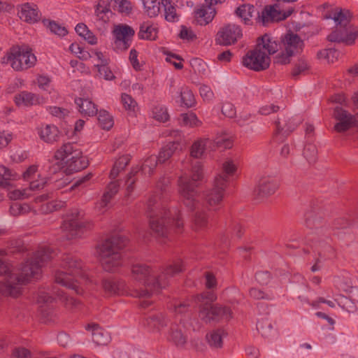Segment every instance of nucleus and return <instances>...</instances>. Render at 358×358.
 <instances>
[{
    "instance_id": "obj_57",
    "label": "nucleus",
    "mask_w": 358,
    "mask_h": 358,
    "mask_svg": "<svg viewBox=\"0 0 358 358\" xmlns=\"http://www.w3.org/2000/svg\"><path fill=\"white\" fill-rule=\"evenodd\" d=\"M121 102L127 110L134 111L137 106L136 101L129 94L125 93L121 96Z\"/></svg>"
},
{
    "instance_id": "obj_9",
    "label": "nucleus",
    "mask_w": 358,
    "mask_h": 358,
    "mask_svg": "<svg viewBox=\"0 0 358 358\" xmlns=\"http://www.w3.org/2000/svg\"><path fill=\"white\" fill-rule=\"evenodd\" d=\"M112 34L114 38V50L122 52L127 50L131 46L135 30L127 24H118L114 26Z\"/></svg>"
},
{
    "instance_id": "obj_25",
    "label": "nucleus",
    "mask_w": 358,
    "mask_h": 358,
    "mask_svg": "<svg viewBox=\"0 0 358 358\" xmlns=\"http://www.w3.org/2000/svg\"><path fill=\"white\" fill-rule=\"evenodd\" d=\"M255 48L259 52H264L267 57H270L271 55H273L278 51V44L271 36L264 34L257 38Z\"/></svg>"
},
{
    "instance_id": "obj_20",
    "label": "nucleus",
    "mask_w": 358,
    "mask_h": 358,
    "mask_svg": "<svg viewBox=\"0 0 358 358\" xmlns=\"http://www.w3.org/2000/svg\"><path fill=\"white\" fill-rule=\"evenodd\" d=\"M101 285L105 294L108 296L130 294L131 289H127L125 281L122 279L105 278Z\"/></svg>"
},
{
    "instance_id": "obj_41",
    "label": "nucleus",
    "mask_w": 358,
    "mask_h": 358,
    "mask_svg": "<svg viewBox=\"0 0 358 358\" xmlns=\"http://www.w3.org/2000/svg\"><path fill=\"white\" fill-rule=\"evenodd\" d=\"M257 329L264 337H268L272 334L273 327L268 317H262L258 320Z\"/></svg>"
},
{
    "instance_id": "obj_10",
    "label": "nucleus",
    "mask_w": 358,
    "mask_h": 358,
    "mask_svg": "<svg viewBox=\"0 0 358 358\" xmlns=\"http://www.w3.org/2000/svg\"><path fill=\"white\" fill-rule=\"evenodd\" d=\"M230 308L220 305L204 303L199 305V317L205 322L229 320L231 317Z\"/></svg>"
},
{
    "instance_id": "obj_62",
    "label": "nucleus",
    "mask_w": 358,
    "mask_h": 358,
    "mask_svg": "<svg viewBox=\"0 0 358 358\" xmlns=\"http://www.w3.org/2000/svg\"><path fill=\"white\" fill-rule=\"evenodd\" d=\"M216 296L213 292H203L197 296V300L201 302V304L204 303H211L216 300Z\"/></svg>"
},
{
    "instance_id": "obj_42",
    "label": "nucleus",
    "mask_w": 358,
    "mask_h": 358,
    "mask_svg": "<svg viewBox=\"0 0 358 358\" xmlns=\"http://www.w3.org/2000/svg\"><path fill=\"white\" fill-rule=\"evenodd\" d=\"M144 6L145 13L150 17H153L159 13L161 10V2L157 0H141Z\"/></svg>"
},
{
    "instance_id": "obj_53",
    "label": "nucleus",
    "mask_w": 358,
    "mask_h": 358,
    "mask_svg": "<svg viewBox=\"0 0 358 358\" xmlns=\"http://www.w3.org/2000/svg\"><path fill=\"white\" fill-rule=\"evenodd\" d=\"M308 67L306 60L303 59H299L292 71V77L296 78L299 75L305 73L308 70Z\"/></svg>"
},
{
    "instance_id": "obj_7",
    "label": "nucleus",
    "mask_w": 358,
    "mask_h": 358,
    "mask_svg": "<svg viewBox=\"0 0 358 358\" xmlns=\"http://www.w3.org/2000/svg\"><path fill=\"white\" fill-rule=\"evenodd\" d=\"M203 169L200 162H196L192 168V176H180L178 180V192L184 204L190 210H195L199 205V182L203 179Z\"/></svg>"
},
{
    "instance_id": "obj_31",
    "label": "nucleus",
    "mask_w": 358,
    "mask_h": 358,
    "mask_svg": "<svg viewBox=\"0 0 358 358\" xmlns=\"http://www.w3.org/2000/svg\"><path fill=\"white\" fill-rule=\"evenodd\" d=\"M143 324L152 331H160L167 322L164 316L161 314H151L144 318Z\"/></svg>"
},
{
    "instance_id": "obj_8",
    "label": "nucleus",
    "mask_w": 358,
    "mask_h": 358,
    "mask_svg": "<svg viewBox=\"0 0 358 358\" xmlns=\"http://www.w3.org/2000/svg\"><path fill=\"white\" fill-rule=\"evenodd\" d=\"M36 62V56L27 48L13 47L7 56V62L17 71L31 68Z\"/></svg>"
},
{
    "instance_id": "obj_40",
    "label": "nucleus",
    "mask_w": 358,
    "mask_h": 358,
    "mask_svg": "<svg viewBox=\"0 0 358 358\" xmlns=\"http://www.w3.org/2000/svg\"><path fill=\"white\" fill-rule=\"evenodd\" d=\"M255 11V7L250 4L239 6L236 10L237 15L242 18L245 24H251V17Z\"/></svg>"
},
{
    "instance_id": "obj_64",
    "label": "nucleus",
    "mask_w": 358,
    "mask_h": 358,
    "mask_svg": "<svg viewBox=\"0 0 358 358\" xmlns=\"http://www.w3.org/2000/svg\"><path fill=\"white\" fill-rule=\"evenodd\" d=\"M255 279L262 285H267L271 279V273L268 271H259L255 274Z\"/></svg>"
},
{
    "instance_id": "obj_38",
    "label": "nucleus",
    "mask_w": 358,
    "mask_h": 358,
    "mask_svg": "<svg viewBox=\"0 0 358 358\" xmlns=\"http://www.w3.org/2000/svg\"><path fill=\"white\" fill-rule=\"evenodd\" d=\"M161 8H163L164 17L169 22H175L178 20L176 5L171 0H162Z\"/></svg>"
},
{
    "instance_id": "obj_15",
    "label": "nucleus",
    "mask_w": 358,
    "mask_h": 358,
    "mask_svg": "<svg viewBox=\"0 0 358 358\" xmlns=\"http://www.w3.org/2000/svg\"><path fill=\"white\" fill-rule=\"evenodd\" d=\"M243 65L255 71H262L267 69L271 63L270 57L264 52H259L255 48L250 50L243 57Z\"/></svg>"
},
{
    "instance_id": "obj_37",
    "label": "nucleus",
    "mask_w": 358,
    "mask_h": 358,
    "mask_svg": "<svg viewBox=\"0 0 358 358\" xmlns=\"http://www.w3.org/2000/svg\"><path fill=\"white\" fill-rule=\"evenodd\" d=\"M224 335L225 333L223 329H217L207 334L206 338L210 348L218 349L222 348V338Z\"/></svg>"
},
{
    "instance_id": "obj_21",
    "label": "nucleus",
    "mask_w": 358,
    "mask_h": 358,
    "mask_svg": "<svg viewBox=\"0 0 358 358\" xmlns=\"http://www.w3.org/2000/svg\"><path fill=\"white\" fill-rule=\"evenodd\" d=\"M276 129L273 139L276 142H283L285 138L297 127V124L293 122L286 116L278 118L275 122Z\"/></svg>"
},
{
    "instance_id": "obj_52",
    "label": "nucleus",
    "mask_w": 358,
    "mask_h": 358,
    "mask_svg": "<svg viewBox=\"0 0 358 358\" xmlns=\"http://www.w3.org/2000/svg\"><path fill=\"white\" fill-rule=\"evenodd\" d=\"M236 171V166L234 164V162L231 160H228L223 163L222 164V173L217 175L216 177H219L222 176L227 180V184L228 183V178L231 176H233Z\"/></svg>"
},
{
    "instance_id": "obj_44",
    "label": "nucleus",
    "mask_w": 358,
    "mask_h": 358,
    "mask_svg": "<svg viewBox=\"0 0 358 358\" xmlns=\"http://www.w3.org/2000/svg\"><path fill=\"white\" fill-rule=\"evenodd\" d=\"M182 103L187 108L193 107L195 103V98L192 92L187 87H182L180 92Z\"/></svg>"
},
{
    "instance_id": "obj_51",
    "label": "nucleus",
    "mask_w": 358,
    "mask_h": 358,
    "mask_svg": "<svg viewBox=\"0 0 358 358\" xmlns=\"http://www.w3.org/2000/svg\"><path fill=\"white\" fill-rule=\"evenodd\" d=\"M303 154L310 164L315 163L317 157V149L316 145L311 143L306 145Z\"/></svg>"
},
{
    "instance_id": "obj_16",
    "label": "nucleus",
    "mask_w": 358,
    "mask_h": 358,
    "mask_svg": "<svg viewBox=\"0 0 358 358\" xmlns=\"http://www.w3.org/2000/svg\"><path fill=\"white\" fill-rule=\"evenodd\" d=\"M333 117L337 121L334 129L338 133H343L352 127H358V120L356 116L340 106H336L334 108Z\"/></svg>"
},
{
    "instance_id": "obj_13",
    "label": "nucleus",
    "mask_w": 358,
    "mask_h": 358,
    "mask_svg": "<svg viewBox=\"0 0 358 358\" xmlns=\"http://www.w3.org/2000/svg\"><path fill=\"white\" fill-rule=\"evenodd\" d=\"M294 12L292 7L285 11L279 10L277 4L266 6L261 13L259 14L257 22L263 26H268L270 23L284 20Z\"/></svg>"
},
{
    "instance_id": "obj_14",
    "label": "nucleus",
    "mask_w": 358,
    "mask_h": 358,
    "mask_svg": "<svg viewBox=\"0 0 358 358\" xmlns=\"http://www.w3.org/2000/svg\"><path fill=\"white\" fill-rule=\"evenodd\" d=\"M83 214L75 210L71 215L63 222L62 228L64 231L69 232L66 236L68 239L72 238L78 234L83 229H90L92 224L83 220Z\"/></svg>"
},
{
    "instance_id": "obj_45",
    "label": "nucleus",
    "mask_w": 358,
    "mask_h": 358,
    "mask_svg": "<svg viewBox=\"0 0 358 358\" xmlns=\"http://www.w3.org/2000/svg\"><path fill=\"white\" fill-rule=\"evenodd\" d=\"M98 114V122L103 129L109 130L113 126V119L105 110H99Z\"/></svg>"
},
{
    "instance_id": "obj_30",
    "label": "nucleus",
    "mask_w": 358,
    "mask_h": 358,
    "mask_svg": "<svg viewBox=\"0 0 358 358\" xmlns=\"http://www.w3.org/2000/svg\"><path fill=\"white\" fill-rule=\"evenodd\" d=\"M158 28L151 22H143L141 24L138 37L141 40L155 41L157 38Z\"/></svg>"
},
{
    "instance_id": "obj_63",
    "label": "nucleus",
    "mask_w": 358,
    "mask_h": 358,
    "mask_svg": "<svg viewBox=\"0 0 358 358\" xmlns=\"http://www.w3.org/2000/svg\"><path fill=\"white\" fill-rule=\"evenodd\" d=\"M179 36L180 38L187 40L188 41H193L196 38V35L193 33V31L185 26L182 27Z\"/></svg>"
},
{
    "instance_id": "obj_48",
    "label": "nucleus",
    "mask_w": 358,
    "mask_h": 358,
    "mask_svg": "<svg viewBox=\"0 0 358 358\" xmlns=\"http://www.w3.org/2000/svg\"><path fill=\"white\" fill-rule=\"evenodd\" d=\"M180 120V124L184 126L194 127L201 125V122L197 118L196 114L193 113L181 114Z\"/></svg>"
},
{
    "instance_id": "obj_36",
    "label": "nucleus",
    "mask_w": 358,
    "mask_h": 358,
    "mask_svg": "<svg viewBox=\"0 0 358 358\" xmlns=\"http://www.w3.org/2000/svg\"><path fill=\"white\" fill-rule=\"evenodd\" d=\"M180 143L178 141L169 142L159 151V155L157 156L159 163H165L169 159L173 153L178 149Z\"/></svg>"
},
{
    "instance_id": "obj_61",
    "label": "nucleus",
    "mask_w": 358,
    "mask_h": 358,
    "mask_svg": "<svg viewBox=\"0 0 358 358\" xmlns=\"http://www.w3.org/2000/svg\"><path fill=\"white\" fill-rule=\"evenodd\" d=\"M294 56L289 52L282 51L275 57V63L279 64H287L291 61V57Z\"/></svg>"
},
{
    "instance_id": "obj_1",
    "label": "nucleus",
    "mask_w": 358,
    "mask_h": 358,
    "mask_svg": "<svg viewBox=\"0 0 358 358\" xmlns=\"http://www.w3.org/2000/svg\"><path fill=\"white\" fill-rule=\"evenodd\" d=\"M52 258V251L48 248H41L27 259L21 268L20 273H13L10 266L0 259V294L14 298L22 294V286L32 278L38 279L41 268Z\"/></svg>"
},
{
    "instance_id": "obj_11",
    "label": "nucleus",
    "mask_w": 358,
    "mask_h": 358,
    "mask_svg": "<svg viewBox=\"0 0 358 358\" xmlns=\"http://www.w3.org/2000/svg\"><path fill=\"white\" fill-rule=\"evenodd\" d=\"M305 224L310 229L315 231V234L320 236L322 240L330 236L329 229L327 227L323 213L319 209H312L306 212Z\"/></svg>"
},
{
    "instance_id": "obj_59",
    "label": "nucleus",
    "mask_w": 358,
    "mask_h": 358,
    "mask_svg": "<svg viewBox=\"0 0 358 358\" xmlns=\"http://www.w3.org/2000/svg\"><path fill=\"white\" fill-rule=\"evenodd\" d=\"M138 173V171H131L129 175H128V177H127V179L126 180V185H127V187H126V191H127V193H126V196L127 197H129L130 196V194H131V192L134 191V188H135V183L137 180V178L136 177V174Z\"/></svg>"
},
{
    "instance_id": "obj_49",
    "label": "nucleus",
    "mask_w": 358,
    "mask_h": 358,
    "mask_svg": "<svg viewBox=\"0 0 358 358\" xmlns=\"http://www.w3.org/2000/svg\"><path fill=\"white\" fill-rule=\"evenodd\" d=\"M205 149L206 140L199 139L192 144L190 150V155L196 159L200 158L203 155Z\"/></svg>"
},
{
    "instance_id": "obj_33",
    "label": "nucleus",
    "mask_w": 358,
    "mask_h": 358,
    "mask_svg": "<svg viewBox=\"0 0 358 358\" xmlns=\"http://www.w3.org/2000/svg\"><path fill=\"white\" fill-rule=\"evenodd\" d=\"M66 170L69 173L78 172L87 167L89 163L86 157L83 156V152L76 157H70L66 162Z\"/></svg>"
},
{
    "instance_id": "obj_26",
    "label": "nucleus",
    "mask_w": 358,
    "mask_h": 358,
    "mask_svg": "<svg viewBox=\"0 0 358 358\" xmlns=\"http://www.w3.org/2000/svg\"><path fill=\"white\" fill-rule=\"evenodd\" d=\"M112 15L113 12L108 5V1L98 0L94 6V17L96 22L101 25L107 24Z\"/></svg>"
},
{
    "instance_id": "obj_54",
    "label": "nucleus",
    "mask_w": 358,
    "mask_h": 358,
    "mask_svg": "<svg viewBox=\"0 0 358 358\" xmlns=\"http://www.w3.org/2000/svg\"><path fill=\"white\" fill-rule=\"evenodd\" d=\"M250 296L254 299L259 300V299H266V300H272L273 296L271 293L265 292L264 290L252 287L249 290Z\"/></svg>"
},
{
    "instance_id": "obj_24",
    "label": "nucleus",
    "mask_w": 358,
    "mask_h": 358,
    "mask_svg": "<svg viewBox=\"0 0 358 358\" xmlns=\"http://www.w3.org/2000/svg\"><path fill=\"white\" fill-rule=\"evenodd\" d=\"M285 50L293 55L300 53L303 48V41L296 34L289 32L282 38Z\"/></svg>"
},
{
    "instance_id": "obj_56",
    "label": "nucleus",
    "mask_w": 358,
    "mask_h": 358,
    "mask_svg": "<svg viewBox=\"0 0 358 358\" xmlns=\"http://www.w3.org/2000/svg\"><path fill=\"white\" fill-rule=\"evenodd\" d=\"M94 66L97 68V76L99 78H103L108 80H110L115 78L113 72L108 66V64H95Z\"/></svg>"
},
{
    "instance_id": "obj_28",
    "label": "nucleus",
    "mask_w": 358,
    "mask_h": 358,
    "mask_svg": "<svg viewBox=\"0 0 358 358\" xmlns=\"http://www.w3.org/2000/svg\"><path fill=\"white\" fill-rule=\"evenodd\" d=\"M80 153L81 150L77 144L66 143L55 152V158L57 160L66 161L70 157L76 158Z\"/></svg>"
},
{
    "instance_id": "obj_35",
    "label": "nucleus",
    "mask_w": 358,
    "mask_h": 358,
    "mask_svg": "<svg viewBox=\"0 0 358 358\" xmlns=\"http://www.w3.org/2000/svg\"><path fill=\"white\" fill-rule=\"evenodd\" d=\"M120 182L118 180L111 181L106 187L101 199L99 202L100 208H105L110 202L113 196L118 192Z\"/></svg>"
},
{
    "instance_id": "obj_17",
    "label": "nucleus",
    "mask_w": 358,
    "mask_h": 358,
    "mask_svg": "<svg viewBox=\"0 0 358 358\" xmlns=\"http://www.w3.org/2000/svg\"><path fill=\"white\" fill-rule=\"evenodd\" d=\"M225 0H204V3L194 10V17L200 25H206L210 22L216 15L213 6L222 3Z\"/></svg>"
},
{
    "instance_id": "obj_43",
    "label": "nucleus",
    "mask_w": 358,
    "mask_h": 358,
    "mask_svg": "<svg viewBox=\"0 0 358 358\" xmlns=\"http://www.w3.org/2000/svg\"><path fill=\"white\" fill-rule=\"evenodd\" d=\"M194 229L195 230L206 228L208 223V217L204 210H198L195 213L193 219Z\"/></svg>"
},
{
    "instance_id": "obj_22",
    "label": "nucleus",
    "mask_w": 358,
    "mask_h": 358,
    "mask_svg": "<svg viewBox=\"0 0 358 358\" xmlns=\"http://www.w3.org/2000/svg\"><path fill=\"white\" fill-rule=\"evenodd\" d=\"M15 103L18 106H32L45 103V99L39 94L27 91H22L15 96Z\"/></svg>"
},
{
    "instance_id": "obj_19",
    "label": "nucleus",
    "mask_w": 358,
    "mask_h": 358,
    "mask_svg": "<svg viewBox=\"0 0 358 358\" xmlns=\"http://www.w3.org/2000/svg\"><path fill=\"white\" fill-rule=\"evenodd\" d=\"M279 187L278 180L273 177L266 176L262 177L255 189V194L259 199L273 194Z\"/></svg>"
},
{
    "instance_id": "obj_5",
    "label": "nucleus",
    "mask_w": 358,
    "mask_h": 358,
    "mask_svg": "<svg viewBox=\"0 0 358 358\" xmlns=\"http://www.w3.org/2000/svg\"><path fill=\"white\" fill-rule=\"evenodd\" d=\"M128 239L122 234H117L106 238L97 247L100 262L103 268L107 272H115L122 264L120 250L127 244Z\"/></svg>"
},
{
    "instance_id": "obj_39",
    "label": "nucleus",
    "mask_w": 358,
    "mask_h": 358,
    "mask_svg": "<svg viewBox=\"0 0 358 358\" xmlns=\"http://www.w3.org/2000/svg\"><path fill=\"white\" fill-rule=\"evenodd\" d=\"M131 160L129 155H124L120 157L115 162L110 173V178L115 179L119 173L123 171Z\"/></svg>"
},
{
    "instance_id": "obj_3",
    "label": "nucleus",
    "mask_w": 358,
    "mask_h": 358,
    "mask_svg": "<svg viewBox=\"0 0 358 358\" xmlns=\"http://www.w3.org/2000/svg\"><path fill=\"white\" fill-rule=\"evenodd\" d=\"M169 199L166 192L152 195L148 201L147 213L150 217V227L158 238H168L171 223L175 224L178 232L183 227L180 212L178 208L166 209Z\"/></svg>"
},
{
    "instance_id": "obj_55",
    "label": "nucleus",
    "mask_w": 358,
    "mask_h": 358,
    "mask_svg": "<svg viewBox=\"0 0 358 358\" xmlns=\"http://www.w3.org/2000/svg\"><path fill=\"white\" fill-rule=\"evenodd\" d=\"M10 213L13 216L26 214L30 211V207L27 204L14 203L10 206Z\"/></svg>"
},
{
    "instance_id": "obj_50",
    "label": "nucleus",
    "mask_w": 358,
    "mask_h": 358,
    "mask_svg": "<svg viewBox=\"0 0 358 358\" xmlns=\"http://www.w3.org/2000/svg\"><path fill=\"white\" fill-rule=\"evenodd\" d=\"M152 113V117L159 122H165L169 118L166 108L162 105L153 107Z\"/></svg>"
},
{
    "instance_id": "obj_47",
    "label": "nucleus",
    "mask_w": 358,
    "mask_h": 358,
    "mask_svg": "<svg viewBox=\"0 0 358 358\" xmlns=\"http://www.w3.org/2000/svg\"><path fill=\"white\" fill-rule=\"evenodd\" d=\"M159 160L155 155H151L146 158L141 166V171L144 174L152 175Z\"/></svg>"
},
{
    "instance_id": "obj_18",
    "label": "nucleus",
    "mask_w": 358,
    "mask_h": 358,
    "mask_svg": "<svg viewBox=\"0 0 358 358\" xmlns=\"http://www.w3.org/2000/svg\"><path fill=\"white\" fill-rule=\"evenodd\" d=\"M243 36L241 27L234 24H228L222 27L217 34L216 41L223 45L236 43Z\"/></svg>"
},
{
    "instance_id": "obj_29",
    "label": "nucleus",
    "mask_w": 358,
    "mask_h": 358,
    "mask_svg": "<svg viewBox=\"0 0 358 358\" xmlns=\"http://www.w3.org/2000/svg\"><path fill=\"white\" fill-rule=\"evenodd\" d=\"M38 134L42 141L48 143H52L58 141L59 131L53 124H45L38 129Z\"/></svg>"
},
{
    "instance_id": "obj_46",
    "label": "nucleus",
    "mask_w": 358,
    "mask_h": 358,
    "mask_svg": "<svg viewBox=\"0 0 358 358\" xmlns=\"http://www.w3.org/2000/svg\"><path fill=\"white\" fill-rule=\"evenodd\" d=\"M43 23L46 26L50 31L59 36H64L68 34V31L66 27L57 23L54 20H43Z\"/></svg>"
},
{
    "instance_id": "obj_6",
    "label": "nucleus",
    "mask_w": 358,
    "mask_h": 358,
    "mask_svg": "<svg viewBox=\"0 0 358 358\" xmlns=\"http://www.w3.org/2000/svg\"><path fill=\"white\" fill-rule=\"evenodd\" d=\"M324 18L333 19L336 24L335 30L327 36L329 41L348 45L354 44L358 36V29L350 25L352 15L349 10L337 8L331 13H325Z\"/></svg>"
},
{
    "instance_id": "obj_34",
    "label": "nucleus",
    "mask_w": 358,
    "mask_h": 358,
    "mask_svg": "<svg viewBox=\"0 0 358 358\" xmlns=\"http://www.w3.org/2000/svg\"><path fill=\"white\" fill-rule=\"evenodd\" d=\"M167 338L178 347H183L187 340V336L183 334L181 328L178 324L171 325Z\"/></svg>"
},
{
    "instance_id": "obj_2",
    "label": "nucleus",
    "mask_w": 358,
    "mask_h": 358,
    "mask_svg": "<svg viewBox=\"0 0 358 358\" xmlns=\"http://www.w3.org/2000/svg\"><path fill=\"white\" fill-rule=\"evenodd\" d=\"M184 264L180 259H177L162 268L160 273H155L154 270L146 264H137L133 265L131 273L134 279L142 283V287H133L130 290V295L134 297L144 299L141 301L140 306L147 308L151 302L148 301L152 295L157 293L161 289L169 285V278L182 272Z\"/></svg>"
},
{
    "instance_id": "obj_32",
    "label": "nucleus",
    "mask_w": 358,
    "mask_h": 358,
    "mask_svg": "<svg viewBox=\"0 0 358 358\" xmlns=\"http://www.w3.org/2000/svg\"><path fill=\"white\" fill-rule=\"evenodd\" d=\"M75 103L78 106L79 112L84 117H91L96 115L98 109L96 106L89 99L77 98Z\"/></svg>"
},
{
    "instance_id": "obj_60",
    "label": "nucleus",
    "mask_w": 358,
    "mask_h": 358,
    "mask_svg": "<svg viewBox=\"0 0 358 358\" xmlns=\"http://www.w3.org/2000/svg\"><path fill=\"white\" fill-rule=\"evenodd\" d=\"M55 296L59 298V299L62 300L65 303V306L67 307H76L79 303L78 301L73 297H69L66 296L63 291H57L55 292Z\"/></svg>"
},
{
    "instance_id": "obj_58",
    "label": "nucleus",
    "mask_w": 358,
    "mask_h": 358,
    "mask_svg": "<svg viewBox=\"0 0 358 358\" xmlns=\"http://www.w3.org/2000/svg\"><path fill=\"white\" fill-rule=\"evenodd\" d=\"M31 196L27 189H9L8 196L11 200L24 199Z\"/></svg>"
},
{
    "instance_id": "obj_27",
    "label": "nucleus",
    "mask_w": 358,
    "mask_h": 358,
    "mask_svg": "<svg viewBox=\"0 0 358 358\" xmlns=\"http://www.w3.org/2000/svg\"><path fill=\"white\" fill-rule=\"evenodd\" d=\"M86 329L92 332V341L97 345H106L110 341V334L99 324H88Z\"/></svg>"
},
{
    "instance_id": "obj_4",
    "label": "nucleus",
    "mask_w": 358,
    "mask_h": 358,
    "mask_svg": "<svg viewBox=\"0 0 358 358\" xmlns=\"http://www.w3.org/2000/svg\"><path fill=\"white\" fill-rule=\"evenodd\" d=\"M85 267L82 260L71 255L62 257L60 269L55 273V282L63 287L73 290L76 294L83 293L80 287V280L88 279Z\"/></svg>"
},
{
    "instance_id": "obj_23",
    "label": "nucleus",
    "mask_w": 358,
    "mask_h": 358,
    "mask_svg": "<svg viewBox=\"0 0 358 358\" xmlns=\"http://www.w3.org/2000/svg\"><path fill=\"white\" fill-rule=\"evenodd\" d=\"M18 15L21 20L30 24L37 22L41 17V13L38 6L31 3L22 4Z\"/></svg>"
},
{
    "instance_id": "obj_12",
    "label": "nucleus",
    "mask_w": 358,
    "mask_h": 358,
    "mask_svg": "<svg viewBox=\"0 0 358 358\" xmlns=\"http://www.w3.org/2000/svg\"><path fill=\"white\" fill-rule=\"evenodd\" d=\"M227 187V180L222 176L215 177L213 187L205 194V201L209 209L217 210L222 204L224 191Z\"/></svg>"
}]
</instances>
